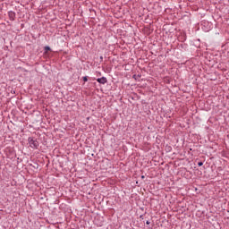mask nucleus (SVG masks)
<instances>
[{
  "instance_id": "nucleus-1",
  "label": "nucleus",
  "mask_w": 229,
  "mask_h": 229,
  "mask_svg": "<svg viewBox=\"0 0 229 229\" xmlns=\"http://www.w3.org/2000/svg\"><path fill=\"white\" fill-rule=\"evenodd\" d=\"M29 144L30 147L32 148L33 149H37L38 148V141L33 138H29Z\"/></svg>"
},
{
  "instance_id": "nucleus-2",
  "label": "nucleus",
  "mask_w": 229,
  "mask_h": 229,
  "mask_svg": "<svg viewBox=\"0 0 229 229\" xmlns=\"http://www.w3.org/2000/svg\"><path fill=\"white\" fill-rule=\"evenodd\" d=\"M97 81H98V83H101L102 85H105V83H106L107 80H106V77H101V78H98V79L97 80Z\"/></svg>"
},
{
  "instance_id": "nucleus-3",
  "label": "nucleus",
  "mask_w": 229,
  "mask_h": 229,
  "mask_svg": "<svg viewBox=\"0 0 229 229\" xmlns=\"http://www.w3.org/2000/svg\"><path fill=\"white\" fill-rule=\"evenodd\" d=\"M45 51H51V47H45Z\"/></svg>"
},
{
  "instance_id": "nucleus-4",
  "label": "nucleus",
  "mask_w": 229,
  "mask_h": 229,
  "mask_svg": "<svg viewBox=\"0 0 229 229\" xmlns=\"http://www.w3.org/2000/svg\"><path fill=\"white\" fill-rule=\"evenodd\" d=\"M198 165H199V167H201V165H203V162H199V163H198Z\"/></svg>"
},
{
  "instance_id": "nucleus-5",
  "label": "nucleus",
  "mask_w": 229,
  "mask_h": 229,
  "mask_svg": "<svg viewBox=\"0 0 229 229\" xmlns=\"http://www.w3.org/2000/svg\"><path fill=\"white\" fill-rule=\"evenodd\" d=\"M83 81H89V79L87 77H83Z\"/></svg>"
}]
</instances>
